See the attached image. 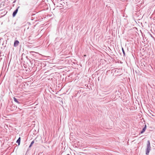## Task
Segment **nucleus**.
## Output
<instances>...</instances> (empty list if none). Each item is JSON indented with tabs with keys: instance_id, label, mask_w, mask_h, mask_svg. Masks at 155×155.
I'll return each mask as SVG.
<instances>
[{
	"instance_id": "f257e3e1",
	"label": "nucleus",
	"mask_w": 155,
	"mask_h": 155,
	"mask_svg": "<svg viewBox=\"0 0 155 155\" xmlns=\"http://www.w3.org/2000/svg\"><path fill=\"white\" fill-rule=\"evenodd\" d=\"M60 1V2H58V5L57 6L61 7H63V8L64 7L65 8H67L69 7L68 6L69 5L68 3L65 0H63V1Z\"/></svg>"
},
{
	"instance_id": "f03ea898",
	"label": "nucleus",
	"mask_w": 155,
	"mask_h": 155,
	"mask_svg": "<svg viewBox=\"0 0 155 155\" xmlns=\"http://www.w3.org/2000/svg\"><path fill=\"white\" fill-rule=\"evenodd\" d=\"M151 147L150 146V143L149 140L147 141V147L146 150V155H148L150 150Z\"/></svg>"
},
{
	"instance_id": "7ed1b4c3",
	"label": "nucleus",
	"mask_w": 155,
	"mask_h": 155,
	"mask_svg": "<svg viewBox=\"0 0 155 155\" xmlns=\"http://www.w3.org/2000/svg\"><path fill=\"white\" fill-rule=\"evenodd\" d=\"M7 108L9 111H13L15 109V105L13 104L8 105L7 106Z\"/></svg>"
},
{
	"instance_id": "20e7f679",
	"label": "nucleus",
	"mask_w": 155,
	"mask_h": 155,
	"mask_svg": "<svg viewBox=\"0 0 155 155\" xmlns=\"http://www.w3.org/2000/svg\"><path fill=\"white\" fill-rule=\"evenodd\" d=\"M20 8V6H18L17 8L13 12L12 14V16L13 17H15L17 14L18 11V9Z\"/></svg>"
},
{
	"instance_id": "39448f33",
	"label": "nucleus",
	"mask_w": 155,
	"mask_h": 155,
	"mask_svg": "<svg viewBox=\"0 0 155 155\" xmlns=\"http://www.w3.org/2000/svg\"><path fill=\"white\" fill-rule=\"evenodd\" d=\"M19 43V41L18 40H15L14 42V46L16 47L18 45Z\"/></svg>"
},
{
	"instance_id": "423d86ee",
	"label": "nucleus",
	"mask_w": 155,
	"mask_h": 155,
	"mask_svg": "<svg viewBox=\"0 0 155 155\" xmlns=\"http://www.w3.org/2000/svg\"><path fill=\"white\" fill-rule=\"evenodd\" d=\"M30 53L31 54L35 56H37V55L39 54L38 53H37L34 51H31L30 52Z\"/></svg>"
},
{
	"instance_id": "0eeeda50",
	"label": "nucleus",
	"mask_w": 155,
	"mask_h": 155,
	"mask_svg": "<svg viewBox=\"0 0 155 155\" xmlns=\"http://www.w3.org/2000/svg\"><path fill=\"white\" fill-rule=\"evenodd\" d=\"M147 128L146 125H145L144 127L143 128L142 130L140 132V134H143Z\"/></svg>"
},
{
	"instance_id": "6e6552de",
	"label": "nucleus",
	"mask_w": 155,
	"mask_h": 155,
	"mask_svg": "<svg viewBox=\"0 0 155 155\" xmlns=\"http://www.w3.org/2000/svg\"><path fill=\"white\" fill-rule=\"evenodd\" d=\"M13 100L15 102L17 103L18 104H20V102L18 100V99L15 98V97H14Z\"/></svg>"
},
{
	"instance_id": "1a4fd4ad",
	"label": "nucleus",
	"mask_w": 155,
	"mask_h": 155,
	"mask_svg": "<svg viewBox=\"0 0 155 155\" xmlns=\"http://www.w3.org/2000/svg\"><path fill=\"white\" fill-rule=\"evenodd\" d=\"M20 141H21V137H19L16 142L18 144V145H19L20 144Z\"/></svg>"
},
{
	"instance_id": "9d476101",
	"label": "nucleus",
	"mask_w": 155,
	"mask_h": 155,
	"mask_svg": "<svg viewBox=\"0 0 155 155\" xmlns=\"http://www.w3.org/2000/svg\"><path fill=\"white\" fill-rule=\"evenodd\" d=\"M122 51L123 53L124 54V56H125V52L124 49L123 47H122Z\"/></svg>"
},
{
	"instance_id": "9b49d317",
	"label": "nucleus",
	"mask_w": 155,
	"mask_h": 155,
	"mask_svg": "<svg viewBox=\"0 0 155 155\" xmlns=\"http://www.w3.org/2000/svg\"><path fill=\"white\" fill-rule=\"evenodd\" d=\"M4 95V93L3 92H2L1 93V95L0 97L2 98Z\"/></svg>"
},
{
	"instance_id": "f8f14e48",
	"label": "nucleus",
	"mask_w": 155,
	"mask_h": 155,
	"mask_svg": "<svg viewBox=\"0 0 155 155\" xmlns=\"http://www.w3.org/2000/svg\"><path fill=\"white\" fill-rule=\"evenodd\" d=\"M55 1H56V3L58 4V2H61L60 1H62V0H55Z\"/></svg>"
},
{
	"instance_id": "ddd939ff",
	"label": "nucleus",
	"mask_w": 155,
	"mask_h": 155,
	"mask_svg": "<svg viewBox=\"0 0 155 155\" xmlns=\"http://www.w3.org/2000/svg\"><path fill=\"white\" fill-rule=\"evenodd\" d=\"M34 140H33V141H32L31 142V143H30V144H31V145H32L34 144Z\"/></svg>"
},
{
	"instance_id": "4468645a",
	"label": "nucleus",
	"mask_w": 155,
	"mask_h": 155,
	"mask_svg": "<svg viewBox=\"0 0 155 155\" xmlns=\"http://www.w3.org/2000/svg\"><path fill=\"white\" fill-rule=\"evenodd\" d=\"M32 145H31V144L30 145L29 147V148H30L32 146Z\"/></svg>"
},
{
	"instance_id": "2eb2a0df",
	"label": "nucleus",
	"mask_w": 155,
	"mask_h": 155,
	"mask_svg": "<svg viewBox=\"0 0 155 155\" xmlns=\"http://www.w3.org/2000/svg\"><path fill=\"white\" fill-rule=\"evenodd\" d=\"M150 36L152 38H154V37L152 36V35L151 34H150Z\"/></svg>"
},
{
	"instance_id": "dca6fc26",
	"label": "nucleus",
	"mask_w": 155,
	"mask_h": 155,
	"mask_svg": "<svg viewBox=\"0 0 155 155\" xmlns=\"http://www.w3.org/2000/svg\"><path fill=\"white\" fill-rule=\"evenodd\" d=\"M67 155H70L69 154H67Z\"/></svg>"
}]
</instances>
